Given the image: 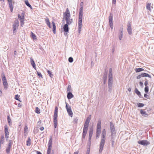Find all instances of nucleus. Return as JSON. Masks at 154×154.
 Segmentation results:
<instances>
[{
	"mask_svg": "<svg viewBox=\"0 0 154 154\" xmlns=\"http://www.w3.org/2000/svg\"><path fill=\"white\" fill-rule=\"evenodd\" d=\"M52 144V139L51 137L50 139L48 144V149L51 148Z\"/></svg>",
	"mask_w": 154,
	"mask_h": 154,
	"instance_id": "f8f14e48",
	"label": "nucleus"
},
{
	"mask_svg": "<svg viewBox=\"0 0 154 154\" xmlns=\"http://www.w3.org/2000/svg\"><path fill=\"white\" fill-rule=\"evenodd\" d=\"M31 34L32 37L33 39H36V36L34 33H33L32 32H31Z\"/></svg>",
	"mask_w": 154,
	"mask_h": 154,
	"instance_id": "a19ab883",
	"label": "nucleus"
},
{
	"mask_svg": "<svg viewBox=\"0 0 154 154\" xmlns=\"http://www.w3.org/2000/svg\"><path fill=\"white\" fill-rule=\"evenodd\" d=\"M74 97L71 92H69L67 94V97L68 99H70Z\"/></svg>",
	"mask_w": 154,
	"mask_h": 154,
	"instance_id": "a211bd4d",
	"label": "nucleus"
},
{
	"mask_svg": "<svg viewBox=\"0 0 154 154\" xmlns=\"http://www.w3.org/2000/svg\"><path fill=\"white\" fill-rule=\"evenodd\" d=\"M135 91L136 94L138 95L139 97L141 95L140 92L138 91V90L136 88L135 89Z\"/></svg>",
	"mask_w": 154,
	"mask_h": 154,
	"instance_id": "473e14b6",
	"label": "nucleus"
},
{
	"mask_svg": "<svg viewBox=\"0 0 154 154\" xmlns=\"http://www.w3.org/2000/svg\"><path fill=\"white\" fill-rule=\"evenodd\" d=\"M151 4L150 3H147L146 5V9L149 11L151 10V8H150Z\"/></svg>",
	"mask_w": 154,
	"mask_h": 154,
	"instance_id": "2f4dec72",
	"label": "nucleus"
},
{
	"mask_svg": "<svg viewBox=\"0 0 154 154\" xmlns=\"http://www.w3.org/2000/svg\"><path fill=\"white\" fill-rule=\"evenodd\" d=\"M138 143L144 146H146L149 144V142L146 140H140L138 141Z\"/></svg>",
	"mask_w": 154,
	"mask_h": 154,
	"instance_id": "6e6552de",
	"label": "nucleus"
},
{
	"mask_svg": "<svg viewBox=\"0 0 154 154\" xmlns=\"http://www.w3.org/2000/svg\"><path fill=\"white\" fill-rule=\"evenodd\" d=\"M7 119H8V123H9V125H11V120L8 116Z\"/></svg>",
	"mask_w": 154,
	"mask_h": 154,
	"instance_id": "c9c22d12",
	"label": "nucleus"
},
{
	"mask_svg": "<svg viewBox=\"0 0 154 154\" xmlns=\"http://www.w3.org/2000/svg\"><path fill=\"white\" fill-rule=\"evenodd\" d=\"M19 22L17 20H15L13 24V31L14 34L15 33L19 26Z\"/></svg>",
	"mask_w": 154,
	"mask_h": 154,
	"instance_id": "39448f33",
	"label": "nucleus"
},
{
	"mask_svg": "<svg viewBox=\"0 0 154 154\" xmlns=\"http://www.w3.org/2000/svg\"><path fill=\"white\" fill-rule=\"evenodd\" d=\"M135 71L136 72H138L144 70V69L142 68H136L135 69Z\"/></svg>",
	"mask_w": 154,
	"mask_h": 154,
	"instance_id": "a878e982",
	"label": "nucleus"
},
{
	"mask_svg": "<svg viewBox=\"0 0 154 154\" xmlns=\"http://www.w3.org/2000/svg\"><path fill=\"white\" fill-rule=\"evenodd\" d=\"M86 135V134H84V133H82V138H83L84 139Z\"/></svg>",
	"mask_w": 154,
	"mask_h": 154,
	"instance_id": "0e129e2a",
	"label": "nucleus"
},
{
	"mask_svg": "<svg viewBox=\"0 0 154 154\" xmlns=\"http://www.w3.org/2000/svg\"><path fill=\"white\" fill-rule=\"evenodd\" d=\"M141 75L142 77H148L149 78H151V76L149 75L148 74L145 73H142L141 74Z\"/></svg>",
	"mask_w": 154,
	"mask_h": 154,
	"instance_id": "b1692460",
	"label": "nucleus"
},
{
	"mask_svg": "<svg viewBox=\"0 0 154 154\" xmlns=\"http://www.w3.org/2000/svg\"><path fill=\"white\" fill-rule=\"evenodd\" d=\"M123 33H120L119 35V39L121 40L122 39V38Z\"/></svg>",
	"mask_w": 154,
	"mask_h": 154,
	"instance_id": "09e8293b",
	"label": "nucleus"
},
{
	"mask_svg": "<svg viewBox=\"0 0 154 154\" xmlns=\"http://www.w3.org/2000/svg\"><path fill=\"white\" fill-rule=\"evenodd\" d=\"M127 31L129 35H131L132 34V28L131 27V23L130 22H129L127 25Z\"/></svg>",
	"mask_w": 154,
	"mask_h": 154,
	"instance_id": "9d476101",
	"label": "nucleus"
},
{
	"mask_svg": "<svg viewBox=\"0 0 154 154\" xmlns=\"http://www.w3.org/2000/svg\"><path fill=\"white\" fill-rule=\"evenodd\" d=\"M101 122L100 120L98 121L97 126V129H101Z\"/></svg>",
	"mask_w": 154,
	"mask_h": 154,
	"instance_id": "aec40b11",
	"label": "nucleus"
},
{
	"mask_svg": "<svg viewBox=\"0 0 154 154\" xmlns=\"http://www.w3.org/2000/svg\"><path fill=\"white\" fill-rule=\"evenodd\" d=\"M26 145L29 146L31 145V139L29 137L28 138V140L26 141Z\"/></svg>",
	"mask_w": 154,
	"mask_h": 154,
	"instance_id": "c85d7f7f",
	"label": "nucleus"
},
{
	"mask_svg": "<svg viewBox=\"0 0 154 154\" xmlns=\"http://www.w3.org/2000/svg\"><path fill=\"white\" fill-rule=\"evenodd\" d=\"M139 85H140V86H141V87H143V83L142 82H139Z\"/></svg>",
	"mask_w": 154,
	"mask_h": 154,
	"instance_id": "4d7b16f0",
	"label": "nucleus"
},
{
	"mask_svg": "<svg viewBox=\"0 0 154 154\" xmlns=\"http://www.w3.org/2000/svg\"><path fill=\"white\" fill-rule=\"evenodd\" d=\"M40 129L41 131H43L44 129V128L43 127H41L40 128Z\"/></svg>",
	"mask_w": 154,
	"mask_h": 154,
	"instance_id": "338daca9",
	"label": "nucleus"
},
{
	"mask_svg": "<svg viewBox=\"0 0 154 154\" xmlns=\"http://www.w3.org/2000/svg\"><path fill=\"white\" fill-rule=\"evenodd\" d=\"M91 120V118L90 117H88L86 120V121L84 124V125L88 126H89V122H90Z\"/></svg>",
	"mask_w": 154,
	"mask_h": 154,
	"instance_id": "6ab92c4d",
	"label": "nucleus"
},
{
	"mask_svg": "<svg viewBox=\"0 0 154 154\" xmlns=\"http://www.w3.org/2000/svg\"><path fill=\"white\" fill-rule=\"evenodd\" d=\"M72 90L71 86L70 85H69L68 88H67V91H69V92H71Z\"/></svg>",
	"mask_w": 154,
	"mask_h": 154,
	"instance_id": "f704fd0d",
	"label": "nucleus"
},
{
	"mask_svg": "<svg viewBox=\"0 0 154 154\" xmlns=\"http://www.w3.org/2000/svg\"><path fill=\"white\" fill-rule=\"evenodd\" d=\"M68 25L67 24H66L64 25L63 26V29L64 31L65 32H67L69 30V27L68 26Z\"/></svg>",
	"mask_w": 154,
	"mask_h": 154,
	"instance_id": "2eb2a0df",
	"label": "nucleus"
},
{
	"mask_svg": "<svg viewBox=\"0 0 154 154\" xmlns=\"http://www.w3.org/2000/svg\"><path fill=\"white\" fill-rule=\"evenodd\" d=\"M83 7L80 6L79 9L78 22L79 31V33L81 31L82 28V18L83 15Z\"/></svg>",
	"mask_w": 154,
	"mask_h": 154,
	"instance_id": "7ed1b4c3",
	"label": "nucleus"
},
{
	"mask_svg": "<svg viewBox=\"0 0 154 154\" xmlns=\"http://www.w3.org/2000/svg\"><path fill=\"white\" fill-rule=\"evenodd\" d=\"M28 131V128L27 126H25L24 128V133H27Z\"/></svg>",
	"mask_w": 154,
	"mask_h": 154,
	"instance_id": "c03bdc74",
	"label": "nucleus"
},
{
	"mask_svg": "<svg viewBox=\"0 0 154 154\" xmlns=\"http://www.w3.org/2000/svg\"><path fill=\"white\" fill-rule=\"evenodd\" d=\"M144 97L145 98H146L148 99L149 98V96L147 94H144Z\"/></svg>",
	"mask_w": 154,
	"mask_h": 154,
	"instance_id": "bf43d9fd",
	"label": "nucleus"
},
{
	"mask_svg": "<svg viewBox=\"0 0 154 154\" xmlns=\"http://www.w3.org/2000/svg\"><path fill=\"white\" fill-rule=\"evenodd\" d=\"M110 125L111 137H112V139H113V137H114L115 134V130L113 124L112 122L110 123Z\"/></svg>",
	"mask_w": 154,
	"mask_h": 154,
	"instance_id": "0eeeda50",
	"label": "nucleus"
},
{
	"mask_svg": "<svg viewBox=\"0 0 154 154\" xmlns=\"http://www.w3.org/2000/svg\"><path fill=\"white\" fill-rule=\"evenodd\" d=\"M78 119L77 117L74 118L73 121L74 123L77 124L78 122Z\"/></svg>",
	"mask_w": 154,
	"mask_h": 154,
	"instance_id": "37998d69",
	"label": "nucleus"
},
{
	"mask_svg": "<svg viewBox=\"0 0 154 154\" xmlns=\"http://www.w3.org/2000/svg\"><path fill=\"white\" fill-rule=\"evenodd\" d=\"M93 133V129H91V131L89 132V136H92V134Z\"/></svg>",
	"mask_w": 154,
	"mask_h": 154,
	"instance_id": "de8ad7c7",
	"label": "nucleus"
},
{
	"mask_svg": "<svg viewBox=\"0 0 154 154\" xmlns=\"http://www.w3.org/2000/svg\"><path fill=\"white\" fill-rule=\"evenodd\" d=\"M144 105L142 103H137V106L139 107H142L144 106Z\"/></svg>",
	"mask_w": 154,
	"mask_h": 154,
	"instance_id": "58836bf2",
	"label": "nucleus"
},
{
	"mask_svg": "<svg viewBox=\"0 0 154 154\" xmlns=\"http://www.w3.org/2000/svg\"><path fill=\"white\" fill-rule=\"evenodd\" d=\"M88 126L84 125L83 133L86 134L88 129Z\"/></svg>",
	"mask_w": 154,
	"mask_h": 154,
	"instance_id": "dca6fc26",
	"label": "nucleus"
},
{
	"mask_svg": "<svg viewBox=\"0 0 154 154\" xmlns=\"http://www.w3.org/2000/svg\"><path fill=\"white\" fill-rule=\"evenodd\" d=\"M68 61L70 63H72L73 61V59L71 57H69L68 59Z\"/></svg>",
	"mask_w": 154,
	"mask_h": 154,
	"instance_id": "a18cd8bd",
	"label": "nucleus"
},
{
	"mask_svg": "<svg viewBox=\"0 0 154 154\" xmlns=\"http://www.w3.org/2000/svg\"><path fill=\"white\" fill-rule=\"evenodd\" d=\"M30 62H31V65H32V66H33V67L34 69H35L36 67H35V62H34L33 59H32V58H30Z\"/></svg>",
	"mask_w": 154,
	"mask_h": 154,
	"instance_id": "4be33fe9",
	"label": "nucleus"
},
{
	"mask_svg": "<svg viewBox=\"0 0 154 154\" xmlns=\"http://www.w3.org/2000/svg\"><path fill=\"white\" fill-rule=\"evenodd\" d=\"M20 24L22 26H23L24 24V20L20 21Z\"/></svg>",
	"mask_w": 154,
	"mask_h": 154,
	"instance_id": "864d4df0",
	"label": "nucleus"
},
{
	"mask_svg": "<svg viewBox=\"0 0 154 154\" xmlns=\"http://www.w3.org/2000/svg\"><path fill=\"white\" fill-rule=\"evenodd\" d=\"M58 110V108L57 106H56L55 109L54 116V125L55 128H57V125Z\"/></svg>",
	"mask_w": 154,
	"mask_h": 154,
	"instance_id": "20e7f679",
	"label": "nucleus"
},
{
	"mask_svg": "<svg viewBox=\"0 0 154 154\" xmlns=\"http://www.w3.org/2000/svg\"><path fill=\"white\" fill-rule=\"evenodd\" d=\"M119 31L120 32V33H123V29L122 28L120 29Z\"/></svg>",
	"mask_w": 154,
	"mask_h": 154,
	"instance_id": "69168bd1",
	"label": "nucleus"
},
{
	"mask_svg": "<svg viewBox=\"0 0 154 154\" xmlns=\"http://www.w3.org/2000/svg\"><path fill=\"white\" fill-rule=\"evenodd\" d=\"M111 140L112 141V147H114L115 143L114 137H113V139H112V137H111Z\"/></svg>",
	"mask_w": 154,
	"mask_h": 154,
	"instance_id": "72a5a7b5",
	"label": "nucleus"
},
{
	"mask_svg": "<svg viewBox=\"0 0 154 154\" xmlns=\"http://www.w3.org/2000/svg\"><path fill=\"white\" fill-rule=\"evenodd\" d=\"M36 152L37 154H42V153L39 151H36Z\"/></svg>",
	"mask_w": 154,
	"mask_h": 154,
	"instance_id": "774afa93",
	"label": "nucleus"
},
{
	"mask_svg": "<svg viewBox=\"0 0 154 154\" xmlns=\"http://www.w3.org/2000/svg\"><path fill=\"white\" fill-rule=\"evenodd\" d=\"M35 112L38 114H39L40 113V109L38 107H36L35 108Z\"/></svg>",
	"mask_w": 154,
	"mask_h": 154,
	"instance_id": "4c0bfd02",
	"label": "nucleus"
},
{
	"mask_svg": "<svg viewBox=\"0 0 154 154\" xmlns=\"http://www.w3.org/2000/svg\"><path fill=\"white\" fill-rule=\"evenodd\" d=\"M92 136H89V141H90V145L91 144V138Z\"/></svg>",
	"mask_w": 154,
	"mask_h": 154,
	"instance_id": "052dcab7",
	"label": "nucleus"
},
{
	"mask_svg": "<svg viewBox=\"0 0 154 154\" xmlns=\"http://www.w3.org/2000/svg\"><path fill=\"white\" fill-rule=\"evenodd\" d=\"M142 77V76L141 75V74L138 75L137 76V79H140V78H141Z\"/></svg>",
	"mask_w": 154,
	"mask_h": 154,
	"instance_id": "5fc2aeb1",
	"label": "nucleus"
},
{
	"mask_svg": "<svg viewBox=\"0 0 154 154\" xmlns=\"http://www.w3.org/2000/svg\"><path fill=\"white\" fill-rule=\"evenodd\" d=\"M48 73L50 76L51 78H52L53 76V74H52V72H51L49 70H48L47 71Z\"/></svg>",
	"mask_w": 154,
	"mask_h": 154,
	"instance_id": "e433bc0d",
	"label": "nucleus"
},
{
	"mask_svg": "<svg viewBox=\"0 0 154 154\" xmlns=\"http://www.w3.org/2000/svg\"><path fill=\"white\" fill-rule=\"evenodd\" d=\"M140 112L141 114L142 115V116H143L144 117H147L148 115L146 112L145 111H144L143 110L141 109Z\"/></svg>",
	"mask_w": 154,
	"mask_h": 154,
	"instance_id": "f3484780",
	"label": "nucleus"
},
{
	"mask_svg": "<svg viewBox=\"0 0 154 154\" xmlns=\"http://www.w3.org/2000/svg\"><path fill=\"white\" fill-rule=\"evenodd\" d=\"M37 73L39 77H41L42 78V75L40 72H37Z\"/></svg>",
	"mask_w": 154,
	"mask_h": 154,
	"instance_id": "6e6d98bb",
	"label": "nucleus"
},
{
	"mask_svg": "<svg viewBox=\"0 0 154 154\" xmlns=\"http://www.w3.org/2000/svg\"><path fill=\"white\" fill-rule=\"evenodd\" d=\"M66 106V108L68 114L71 117H72L73 115V112L71 109V107L70 106H69L66 102H65Z\"/></svg>",
	"mask_w": 154,
	"mask_h": 154,
	"instance_id": "423d86ee",
	"label": "nucleus"
},
{
	"mask_svg": "<svg viewBox=\"0 0 154 154\" xmlns=\"http://www.w3.org/2000/svg\"><path fill=\"white\" fill-rule=\"evenodd\" d=\"M144 91L145 93H147L149 91V87L148 86L145 87Z\"/></svg>",
	"mask_w": 154,
	"mask_h": 154,
	"instance_id": "79ce46f5",
	"label": "nucleus"
},
{
	"mask_svg": "<svg viewBox=\"0 0 154 154\" xmlns=\"http://www.w3.org/2000/svg\"><path fill=\"white\" fill-rule=\"evenodd\" d=\"M65 14H66L65 15V17H66V16H69L68 15H70L69 11L68 8H67L66 9Z\"/></svg>",
	"mask_w": 154,
	"mask_h": 154,
	"instance_id": "7c9ffc66",
	"label": "nucleus"
},
{
	"mask_svg": "<svg viewBox=\"0 0 154 154\" xmlns=\"http://www.w3.org/2000/svg\"><path fill=\"white\" fill-rule=\"evenodd\" d=\"M90 149L89 148H88L86 154H89Z\"/></svg>",
	"mask_w": 154,
	"mask_h": 154,
	"instance_id": "13d9d810",
	"label": "nucleus"
},
{
	"mask_svg": "<svg viewBox=\"0 0 154 154\" xmlns=\"http://www.w3.org/2000/svg\"><path fill=\"white\" fill-rule=\"evenodd\" d=\"M45 20L46 21V23L47 25L48 26L49 28H51V25L49 21V19L48 18H47L45 19Z\"/></svg>",
	"mask_w": 154,
	"mask_h": 154,
	"instance_id": "412c9836",
	"label": "nucleus"
},
{
	"mask_svg": "<svg viewBox=\"0 0 154 154\" xmlns=\"http://www.w3.org/2000/svg\"><path fill=\"white\" fill-rule=\"evenodd\" d=\"M4 85V87L5 89H7L8 87V84L7 81L4 82H3Z\"/></svg>",
	"mask_w": 154,
	"mask_h": 154,
	"instance_id": "bb28decb",
	"label": "nucleus"
},
{
	"mask_svg": "<svg viewBox=\"0 0 154 154\" xmlns=\"http://www.w3.org/2000/svg\"><path fill=\"white\" fill-rule=\"evenodd\" d=\"M106 131L105 129H103L102 131L101 139L100 144V149H99V152L100 153L102 152L104 146L105 144L106 140Z\"/></svg>",
	"mask_w": 154,
	"mask_h": 154,
	"instance_id": "f257e3e1",
	"label": "nucleus"
},
{
	"mask_svg": "<svg viewBox=\"0 0 154 154\" xmlns=\"http://www.w3.org/2000/svg\"><path fill=\"white\" fill-rule=\"evenodd\" d=\"M53 25V31L54 34L56 33V26L55 23L54 22H52Z\"/></svg>",
	"mask_w": 154,
	"mask_h": 154,
	"instance_id": "5701e85b",
	"label": "nucleus"
},
{
	"mask_svg": "<svg viewBox=\"0 0 154 154\" xmlns=\"http://www.w3.org/2000/svg\"><path fill=\"white\" fill-rule=\"evenodd\" d=\"M101 133V129H97L96 130V134H100Z\"/></svg>",
	"mask_w": 154,
	"mask_h": 154,
	"instance_id": "8fccbe9b",
	"label": "nucleus"
},
{
	"mask_svg": "<svg viewBox=\"0 0 154 154\" xmlns=\"http://www.w3.org/2000/svg\"><path fill=\"white\" fill-rule=\"evenodd\" d=\"M69 16H66V17H65V19L66 21V24L69 25L71 24L72 22V19H71L70 15H68Z\"/></svg>",
	"mask_w": 154,
	"mask_h": 154,
	"instance_id": "1a4fd4ad",
	"label": "nucleus"
},
{
	"mask_svg": "<svg viewBox=\"0 0 154 154\" xmlns=\"http://www.w3.org/2000/svg\"><path fill=\"white\" fill-rule=\"evenodd\" d=\"M10 149H11V145H10V144L9 143L8 145V146L6 149V152L7 153H8L10 152Z\"/></svg>",
	"mask_w": 154,
	"mask_h": 154,
	"instance_id": "c756f323",
	"label": "nucleus"
},
{
	"mask_svg": "<svg viewBox=\"0 0 154 154\" xmlns=\"http://www.w3.org/2000/svg\"><path fill=\"white\" fill-rule=\"evenodd\" d=\"M5 136L6 140L8 137L9 132L7 126L6 125L5 126Z\"/></svg>",
	"mask_w": 154,
	"mask_h": 154,
	"instance_id": "9b49d317",
	"label": "nucleus"
},
{
	"mask_svg": "<svg viewBox=\"0 0 154 154\" xmlns=\"http://www.w3.org/2000/svg\"><path fill=\"white\" fill-rule=\"evenodd\" d=\"M25 2L26 5L28 7H30L32 9V7L31 5L29 4L28 0H26L25 1Z\"/></svg>",
	"mask_w": 154,
	"mask_h": 154,
	"instance_id": "cd10ccee",
	"label": "nucleus"
},
{
	"mask_svg": "<svg viewBox=\"0 0 154 154\" xmlns=\"http://www.w3.org/2000/svg\"><path fill=\"white\" fill-rule=\"evenodd\" d=\"M24 15L23 13L21 14V15H20L19 14H18V18L20 21L24 20Z\"/></svg>",
	"mask_w": 154,
	"mask_h": 154,
	"instance_id": "4468645a",
	"label": "nucleus"
},
{
	"mask_svg": "<svg viewBox=\"0 0 154 154\" xmlns=\"http://www.w3.org/2000/svg\"><path fill=\"white\" fill-rule=\"evenodd\" d=\"M5 137L4 135H2L1 137V139L2 141L4 140Z\"/></svg>",
	"mask_w": 154,
	"mask_h": 154,
	"instance_id": "680f3d73",
	"label": "nucleus"
},
{
	"mask_svg": "<svg viewBox=\"0 0 154 154\" xmlns=\"http://www.w3.org/2000/svg\"><path fill=\"white\" fill-rule=\"evenodd\" d=\"M8 2L9 7L10 11L11 12H12L13 11V6L12 2L9 1V0H8Z\"/></svg>",
	"mask_w": 154,
	"mask_h": 154,
	"instance_id": "ddd939ff",
	"label": "nucleus"
},
{
	"mask_svg": "<svg viewBox=\"0 0 154 154\" xmlns=\"http://www.w3.org/2000/svg\"><path fill=\"white\" fill-rule=\"evenodd\" d=\"M3 76H4L2 77V80L3 81V82H4L7 81L6 77L4 74H3Z\"/></svg>",
	"mask_w": 154,
	"mask_h": 154,
	"instance_id": "49530a36",
	"label": "nucleus"
},
{
	"mask_svg": "<svg viewBox=\"0 0 154 154\" xmlns=\"http://www.w3.org/2000/svg\"><path fill=\"white\" fill-rule=\"evenodd\" d=\"M47 154H54L53 151L51 150V148L48 149Z\"/></svg>",
	"mask_w": 154,
	"mask_h": 154,
	"instance_id": "393cba45",
	"label": "nucleus"
},
{
	"mask_svg": "<svg viewBox=\"0 0 154 154\" xmlns=\"http://www.w3.org/2000/svg\"><path fill=\"white\" fill-rule=\"evenodd\" d=\"M145 81L144 83V85L145 87L147 86V85L148 84V81L146 79H145Z\"/></svg>",
	"mask_w": 154,
	"mask_h": 154,
	"instance_id": "3c124183",
	"label": "nucleus"
},
{
	"mask_svg": "<svg viewBox=\"0 0 154 154\" xmlns=\"http://www.w3.org/2000/svg\"><path fill=\"white\" fill-rule=\"evenodd\" d=\"M19 96L18 95H16L15 96V99L18 100H19L20 101V100H19L18 98H19Z\"/></svg>",
	"mask_w": 154,
	"mask_h": 154,
	"instance_id": "603ef678",
	"label": "nucleus"
},
{
	"mask_svg": "<svg viewBox=\"0 0 154 154\" xmlns=\"http://www.w3.org/2000/svg\"><path fill=\"white\" fill-rule=\"evenodd\" d=\"M112 20L113 15L111 13L109 17V21H112Z\"/></svg>",
	"mask_w": 154,
	"mask_h": 154,
	"instance_id": "ea45409f",
	"label": "nucleus"
},
{
	"mask_svg": "<svg viewBox=\"0 0 154 154\" xmlns=\"http://www.w3.org/2000/svg\"><path fill=\"white\" fill-rule=\"evenodd\" d=\"M108 77L109 91L110 92L112 90L113 83L112 70L111 68L109 69Z\"/></svg>",
	"mask_w": 154,
	"mask_h": 154,
	"instance_id": "f03ea898",
	"label": "nucleus"
},
{
	"mask_svg": "<svg viewBox=\"0 0 154 154\" xmlns=\"http://www.w3.org/2000/svg\"><path fill=\"white\" fill-rule=\"evenodd\" d=\"M109 26H110V27L111 28V29H112L113 27V24H109Z\"/></svg>",
	"mask_w": 154,
	"mask_h": 154,
	"instance_id": "e2e57ef3",
	"label": "nucleus"
}]
</instances>
